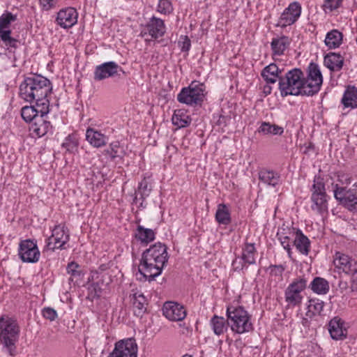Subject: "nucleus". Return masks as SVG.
<instances>
[{"mask_svg":"<svg viewBox=\"0 0 357 357\" xmlns=\"http://www.w3.org/2000/svg\"><path fill=\"white\" fill-rule=\"evenodd\" d=\"M323 84V76L319 66L311 62L306 74L300 68L289 70L285 76L280 78L279 89L282 96H313L319 93Z\"/></svg>","mask_w":357,"mask_h":357,"instance_id":"f257e3e1","label":"nucleus"},{"mask_svg":"<svg viewBox=\"0 0 357 357\" xmlns=\"http://www.w3.org/2000/svg\"><path fill=\"white\" fill-rule=\"evenodd\" d=\"M50 81L46 77L33 75L26 77L20 86V96L26 102H35L37 107H42L40 112L48 114L50 100L48 96L52 92Z\"/></svg>","mask_w":357,"mask_h":357,"instance_id":"f03ea898","label":"nucleus"},{"mask_svg":"<svg viewBox=\"0 0 357 357\" xmlns=\"http://www.w3.org/2000/svg\"><path fill=\"white\" fill-rule=\"evenodd\" d=\"M20 333V328L15 319L7 315L0 317V347L3 353L10 357L18 354Z\"/></svg>","mask_w":357,"mask_h":357,"instance_id":"7ed1b4c3","label":"nucleus"},{"mask_svg":"<svg viewBox=\"0 0 357 357\" xmlns=\"http://www.w3.org/2000/svg\"><path fill=\"white\" fill-rule=\"evenodd\" d=\"M228 324L232 332L243 334L252 331L254 328L251 315L238 301L230 303L227 306Z\"/></svg>","mask_w":357,"mask_h":357,"instance_id":"20e7f679","label":"nucleus"},{"mask_svg":"<svg viewBox=\"0 0 357 357\" xmlns=\"http://www.w3.org/2000/svg\"><path fill=\"white\" fill-rule=\"evenodd\" d=\"M307 280L304 276L294 279L284 290V301L289 308L300 307L304 298L303 292L307 287Z\"/></svg>","mask_w":357,"mask_h":357,"instance_id":"39448f33","label":"nucleus"},{"mask_svg":"<svg viewBox=\"0 0 357 357\" xmlns=\"http://www.w3.org/2000/svg\"><path fill=\"white\" fill-rule=\"evenodd\" d=\"M310 191L312 209L320 214L326 212L328 209V196L324 179L320 176H315Z\"/></svg>","mask_w":357,"mask_h":357,"instance_id":"423d86ee","label":"nucleus"},{"mask_svg":"<svg viewBox=\"0 0 357 357\" xmlns=\"http://www.w3.org/2000/svg\"><path fill=\"white\" fill-rule=\"evenodd\" d=\"M334 197L339 203L351 211H357V182L350 188L333 185Z\"/></svg>","mask_w":357,"mask_h":357,"instance_id":"0eeeda50","label":"nucleus"},{"mask_svg":"<svg viewBox=\"0 0 357 357\" xmlns=\"http://www.w3.org/2000/svg\"><path fill=\"white\" fill-rule=\"evenodd\" d=\"M177 100L182 104L195 106L201 102V83L193 81L188 87H183L177 95Z\"/></svg>","mask_w":357,"mask_h":357,"instance_id":"6e6552de","label":"nucleus"},{"mask_svg":"<svg viewBox=\"0 0 357 357\" xmlns=\"http://www.w3.org/2000/svg\"><path fill=\"white\" fill-rule=\"evenodd\" d=\"M333 264L339 273L357 278V259L348 255L337 252L333 258Z\"/></svg>","mask_w":357,"mask_h":357,"instance_id":"1a4fd4ad","label":"nucleus"},{"mask_svg":"<svg viewBox=\"0 0 357 357\" xmlns=\"http://www.w3.org/2000/svg\"><path fill=\"white\" fill-rule=\"evenodd\" d=\"M70 235L68 230L63 225H56L52 231V235L47 239L46 248L54 251L56 249H66L65 245L68 242Z\"/></svg>","mask_w":357,"mask_h":357,"instance_id":"9d476101","label":"nucleus"},{"mask_svg":"<svg viewBox=\"0 0 357 357\" xmlns=\"http://www.w3.org/2000/svg\"><path fill=\"white\" fill-rule=\"evenodd\" d=\"M163 268L164 266L158 263H154L153 261L142 257L138 267V273H137V276L138 274L139 275L137 279L140 281L145 282L148 280L151 282L161 274Z\"/></svg>","mask_w":357,"mask_h":357,"instance_id":"9b49d317","label":"nucleus"},{"mask_svg":"<svg viewBox=\"0 0 357 357\" xmlns=\"http://www.w3.org/2000/svg\"><path fill=\"white\" fill-rule=\"evenodd\" d=\"M18 255L24 262L36 263L38 261L40 252L36 241L31 239L21 241L19 245Z\"/></svg>","mask_w":357,"mask_h":357,"instance_id":"f8f14e48","label":"nucleus"},{"mask_svg":"<svg viewBox=\"0 0 357 357\" xmlns=\"http://www.w3.org/2000/svg\"><path fill=\"white\" fill-rule=\"evenodd\" d=\"M137 344L133 338L121 340L115 343L108 357H137Z\"/></svg>","mask_w":357,"mask_h":357,"instance_id":"ddd939ff","label":"nucleus"},{"mask_svg":"<svg viewBox=\"0 0 357 357\" xmlns=\"http://www.w3.org/2000/svg\"><path fill=\"white\" fill-rule=\"evenodd\" d=\"M167 249V246L165 244L158 242L144 251L142 257L165 266L169 257Z\"/></svg>","mask_w":357,"mask_h":357,"instance_id":"4468645a","label":"nucleus"},{"mask_svg":"<svg viewBox=\"0 0 357 357\" xmlns=\"http://www.w3.org/2000/svg\"><path fill=\"white\" fill-rule=\"evenodd\" d=\"M297 229L293 227H288L283 225L278 230L276 236L280 241V245L287 251L288 257L292 259V248L291 245L294 244L295 234Z\"/></svg>","mask_w":357,"mask_h":357,"instance_id":"2eb2a0df","label":"nucleus"},{"mask_svg":"<svg viewBox=\"0 0 357 357\" xmlns=\"http://www.w3.org/2000/svg\"><path fill=\"white\" fill-rule=\"evenodd\" d=\"M302 8L298 2L291 3L282 13L279 23L284 27L294 24L300 17Z\"/></svg>","mask_w":357,"mask_h":357,"instance_id":"dca6fc26","label":"nucleus"},{"mask_svg":"<svg viewBox=\"0 0 357 357\" xmlns=\"http://www.w3.org/2000/svg\"><path fill=\"white\" fill-rule=\"evenodd\" d=\"M119 70L123 72L122 68L114 61L105 62L96 66L93 78L96 81H100L114 77L118 73Z\"/></svg>","mask_w":357,"mask_h":357,"instance_id":"f3484780","label":"nucleus"},{"mask_svg":"<svg viewBox=\"0 0 357 357\" xmlns=\"http://www.w3.org/2000/svg\"><path fill=\"white\" fill-rule=\"evenodd\" d=\"M77 17L78 13L76 9L73 7H67L58 12L56 20L60 26L68 29L77 23Z\"/></svg>","mask_w":357,"mask_h":357,"instance_id":"a211bd4d","label":"nucleus"},{"mask_svg":"<svg viewBox=\"0 0 357 357\" xmlns=\"http://www.w3.org/2000/svg\"><path fill=\"white\" fill-rule=\"evenodd\" d=\"M328 331L331 338L335 340H342L347 336L346 324L338 317H335L329 321Z\"/></svg>","mask_w":357,"mask_h":357,"instance_id":"6ab92c4d","label":"nucleus"},{"mask_svg":"<svg viewBox=\"0 0 357 357\" xmlns=\"http://www.w3.org/2000/svg\"><path fill=\"white\" fill-rule=\"evenodd\" d=\"M162 312L165 317L172 321H181L186 316L183 306L174 302H166Z\"/></svg>","mask_w":357,"mask_h":357,"instance_id":"aec40b11","label":"nucleus"},{"mask_svg":"<svg viewBox=\"0 0 357 357\" xmlns=\"http://www.w3.org/2000/svg\"><path fill=\"white\" fill-rule=\"evenodd\" d=\"M165 33V26L163 20L153 17L150 19L144 31L143 36L149 34L152 39H157L162 37Z\"/></svg>","mask_w":357,"mask_h":357,"instance_id":"412c9836","label":"nucleus"},{"mask_svg":"<svg viewBox=\"0 0 357 357\" xmlns=\"http://www.w3.org/2000/svg\"><path fill=\"white\" fill-rule=\"evenodd\" d=\"M130 297L134 314L138 317H142L147 310L148 301L146 298L140 291L135 292Z\"/></svg>","mask_w":357,"mask_h":357,"instance_id":"4be33fe9","label":"nucleus"},{"mask_svg":"<svg viewBox=\"0 0 357 357\" xmlns=\"http://www.w3.org/2000/svg\"><path fill=\"white\" fill-rule=\"evenodd\" d=\"M45 116H40L36 118L34 122H32L29 126L31 134L37 137L45 136L52 128L50 121L44 119Z\"/></svg>","mask_w":357,"mask_h":357,"instance_id":"5701e85b","label":"nucleus"},{"mask_svg":"<svg viewBox=\"0 0 357 357\" xmlns=\"http://www.w3.org/2000/svg\"><path fill=\"white\" fill-rule=\"evenodd\" d=\"M86 139L95 148H101L107 144L108 137L100 131L88 128L86 131Z\"/></svg>","mask_w":357,"mask_h":357,"instance_id":"b1692460","label":"nucleus"},{"mask_svg":"<svg viewBox=\"0 0 357 357\" xmlns=\"http://www.w3.org/2000/svg\"><path fill=\"white\" fill-rule=\"evenodd\" d=\"M344 62V57L336 52H329L324 56V63L331 71H340L343 67Z\"/></svg>","mask_w":357,"mask_h":357,"instance_id":"393cba45","label":"nucleus"},{"mask_svg":"<svg viewBox=\"0 0 357 357\" xmlns=\"http://www.w3.org/2000/svg\"><path fill=\"white\" fill-rule=\"evenodd\" d=\"M341 102L344 108H357V88L354 86H347L345 89Z\"/></svg>","mask_w":357,"mask_h":357,"instance_id":"a878e982","label":"nucleus"},{"mask_svg":"<svg viewBox=\"0 0 357 357\" xmlns=\"http://www.w3.org/2000/svg\"><path fill=\"white\" fill-rule=\"evenodd\" d=\"M343 42V33L338 29H332L325 37L324 44L329 50L339 48Z\"/></svg>","mask_w":357,"mask_h":357,"instance_id":"bb28decb","label":"nucleus"},{"mask_svg":"<svg viewBox=\"0 0 357 357\" xmlns=\"http://www.w3.org/2000/svg\"><path fill=\"white\" fill-rule=\"evenodd\" d=\"M291 39L285 36L277 38H273L271 46L273 51V56H281L288 49L291 44Z\"/></svg>","mask_w":357,"mask_h":357,"instance_id":"cd10ccee","label":"nucleus"},{"mask_svg":"<svg viewBox=\"0 0 357 357\" xmlns=\"http://www.w3.org/2000/svg\"><path fill=\"white\" fill-rule=\"evenodd\" d=\"M293 245L301 254L303 255H308L310 249V241L303 231L298 229H297L295 234Z\"/></svg>","mask_w":357,"mask_h":357,"instance_id":"c85d7f7f","label":"nucleus"},{"mask_svg":"<svg viewBox=\"0 0 357 357\" xmlns=\"http://www.w3.org/2000/svg\"><path fill=\"white\" fill-rule=\"evenodd\" d=\"M42 107L24 106L21 109V116L26 122L32 123L39 118L40 116H46L47 114H43L40 112Z\"/></svg>","mask_w":357,"mask_h":357,"instance_id":"c756f323","label":"nucleus"},{"mask_svg":"<svg viewBox=\"0 0 357 357\" xmlns=\"http://www.w3.org/2000/svg\"><path fill=\"white\" fill-rule=\"evenodd\" d=\"M281 71L275 63L266 66L261 71V75L267 84H274L279 78Z\"/></svg>","mask_w":357,"mask_h":357,"instance_id":"7c9ffc66","label":"nucleus"},{"mask_svg":"<svg viewBox=\"0 0 357 357\" xmlns=\"http://www.w3.org/2000/svg\"><path fill=\"white\" fill-rule=\"evenodd\" d=\"M311 290L317 294H326L330 289L329 282L325 278L316 277L313 279L310 284Z\"/></svg>","mask_w":357,"mask_h":357,"instance_id":"2f4dec72","label":"nucleus"},{"mask_svg":"<svg viewBox=\"0 0 357 357\" xmlns=\"http://www.w3.org/2000/svg\"><path fill=\"white\" fill-rule=\"evenodd\" d=\"M259 179L266 185L275 187L279 183L280 176L273 171L264 169L259 172Z\"/></svg>","mask_w":357,"mask_h":357,"instance_id":"473e14b6","label":"nucleus"},{"mask_svg":"<svg viewBox=\"0 0 357 357\" xmlns=\"http://www.w3.org/2000/svg\"><path fill=\"white\" fill-rule=\"evenodd\" d=\"M324 301L318 298H312L309 300L305 315L308 318H312L314 316L321 314L324 310Z\"/></svg>","mask_w":357,"mask_h":357,"instance_id":"72a5a7b5","label":"nucleus"},{"mask_svg":"<svg viewBox=\"0 0 357 357\" xmlns=\"http://www.w3.org/2000/svg\"><path fill=\"white\" fill-rule=\"evenodd\" d=\"M211 326L214 333L220 335L227 331L228 328V321H227L224 317L214 316L211 320Z\"/></svg>","mask_w":357,"mask_h":357,"instance_id":"f704fd0d","label":"nucleus"},{"mask_svg":"<svg viewBox=\"0 0 357 357\" xmlns=\"http://www.w3.org/2000/svg\"><path fill=\"white\" fill-rule=\"evenodd\" d=\"M256 249L254 243H246L243 248L242 260L244 264L250 265L255 263Z\"/></svg>","mask_w":357,"mask_h":357,"instance_id":"c9c22d12","label":"nucleus"},{"mask_svg":"<svg viewBox=\"0 0 357 357\" xmlns=\"http://www.w3.org/2000/svg\"><path fill=\"white\" fill-rule=\"evenodd\" d=\"M155 233L153 229L139 225L135 233V238L142 243H149L155 239Z\"/></svg>","mask_w":357,"mask_h":357,"instance_id":"e433bc0d","label":"nucleus"},{"mask_svg":"<svg viewBox=\"0 0 357 357\" xmlns=\"http://www.w3.org/2000/svg\"><path fill=\"white\" fill-rule=\"evenodd\" d=\"M218 223L228 225L231 222V215L228 207L225 204H219L215 213Z\"/></svg>","mask_w":357,"mask_h":357,"instance_id":"4c0bfd02","label":"nucleus"},{"mask_svg":"<svg viewBox=\"0 0 357 357\" xmlns=\"http://www.w3.org/2000/svg\"><path fill=\"white\" fill-rule=\"evenodd\" d=\"M17 20V16L11 13L10 12H5L0 16V35H2L3 32H10V26L12 22Z\"/></svg>","mask_w":357,"mask_h":357,"instance_id":"58836bf2","label":"nucleus"},{"mask_svg":"<svg viewBox=\"0 0 357 357\" xmlns=\"http://www.w3.org/2000/svg\"><path fill=\"white\" fill-rule=\"evenodd\" d=\"M62 147L70 153H75L78 150L79 139L75 133L68 135L62 144Z\"/></svg>","mask_w":357,"mask_h":357,"instance_id":"ea45409f","label":"nucleus"},{"mask_svg":"<svg viewBox=\"0 0 357 357\" xmlns=\"http://www.w3.org/2000/svg\"><path fill=\"white\" fill-rule=\"evenodd\" d=\"M66 271L70 275V280L72 282L75 280V282H77L83 278L84 273L80 266L75 261H71L68 264Z\"/></svg>","mask_w":357,"mask_h":357,"instance_id":"a19ab883","label":"nucleus"},{"mask_svg":"<svg viewBox=\"0 0 357 357\" xmlns=\"http://www.w3.org/2000/svg\"><path fill=\"white\" fill-rule=\"evenodd\" d=\"M258 132L264 135H282L284 130L282 127L268 122H263L258 129Z\"/></svg>","mask_w":357,"mask_h":357,"instance_id":"79ce46f5","label":"nucleus"},{"mask_svg":"<svg viewBox=\"0 0 357 357\" xmlns=\"http://www.w3.org/2000/svg\"><path fill=\"white\" fill-rule=\"evenodd\" d=\"M172 121L173 124L178 128H183L189 124V117L182 110L178 109L174 112Z\"/></svg>","mask_w":357,"mask_h":357,"instance_id":"37998d69","label":"nucleus"},{"mask_svg":"<svg viewBox=\"0 0 357 357\" xmlns=\"http://www.w3.org/2000/svg\"><path fill=\"white\" fill-rule=\"evenodd\" d=\"M120 149V143L118 141L113 142L109 144V147L102 151V154L111 160H114L119 155Z\"/></svg>","mask_w":357,"mask_h":357,"instance_id":"c03bdc74","label":"nucleus"},{"mask_svg":"<svg viewBox=\"0 0 357 357\" xmlns=\"http://www.w3.org/2000/svg\"><path fill=\"white\" fill-rule=\"evenodd\" d=\"M343 0H324L322 9L326 13L337 10L342 6Z\"/></svg>","mask_w":357,"mask_h":357,"instance_id":"a18cd8bd","label":"nucleus"},{"mask_svg":"<svg viewBox=\"0 0 357 357\" xmlns=\"http://www.w3.org/2000/svg\"><path fill=\"white\" fill-rule=\"evenodd\" d=\"M10 32L4 31L2 35H0V38L6 46L16 48L19 41L17 39L10 37Z\"/></svg>","mask_w":357,"mask_h":357,"instance_id":"49530a36","label":"nucleus"},{"mask_svg":"<svg viewBox=\"0 0 357 357\" xmlns=\"http://www.w3.org/2000/svg\"><path fill=\"white\" fill-rule=\"evenodd\" d=\"M157 10L160 13H169L172 10V3L169 0H160Z\"/></svg>","mask_w":357,"mask_h":357,"instance_id":"de8ad7c7","label":"nucleus"},{"mask_svg":"<svg viewBox=\"0 0 357 357\" xmlns=\"http://www.w3.org/2000/svg\"><path fill=\"white\" fill-rule=\"evenodd\" d=\"M59 0H38L39 5L43 11L54 9Z\"/></svg>","mask_w":357,"mask_h":357,"instance_id":"09e8293b","label":"nucleus"},{"mask_svg":"<svg viewBox=\"0 0 357 357\" xmlns=\"http://www.w3.org/2000/svg\"><path fill=\"white\" fill-rule=\"evenodd\" d=\"M139 193L141 195L142 199H145L149 195L151 188H149L148 182L146 179L142 180L138 187Z\"/></svg>","mask_w":357,"mask_h":357,"instance_id":"8fccbe9b","label":"nucleus"},{"mask_svg":"<svg viewBox=\"0 0 357 357\" xmlns=\"http://www.w3.org/2000/svg\"><path fill=\"white\" fill-rule=\"evenodd\" d=\"M43 316L50 321H52L57 317V313L56 310L52 307H45L43 310Z\"/></svg>","mask_w":357,"mask_h":357,"instance_id":"3c124183","label":"nucleus"},{"mask_svg":"<svg viewBox=\"0 0 357 357\" xmlns=\"http://www.w3.org/2000/svg\"><path fill=\"white\" fill-rule=\"evenodd\" d=\"M178 43L181 51L187 52L190 50V40L188 38V36H181Z\"/></svg>","mask_w":357,"mask_h":357,"instance_id":"603ef678","label":"nucleus"},{"mask_svg":"<svg viewBox=\"0 0 357 357\" xmlns=\"http://www.w3.org/2000/svg\"><path fill=\"white\" fill-rule=\"evenodd\" d=\"M284 269L285 268L282 265H274L270 266V273L272 275L282 276Z\"/></svg>","mask_w":357,"mask_h":357,"instance_id":"864d4df0","label":"nucleus"},{"mask_svg":"<svg viewBox=\"0 0 357 357\" xmlns=\"http://www.w3.org/2000/svg\"><path fill=\"white\" fill-rule=\"evenodd\" d=\"M272 87L269 84H266L263 87V93L267 96L271 93Z\"/></svg>","mask_w":357,"mask_h":357,"instance_id":"5fc2aeb1","label":"nucleus"},{"mask_svg":"<svg viewBox=\"0 0 357 357\" xmlns=\"http://www.w3.org/2000/svg\"><path fill=\"white\" fill-rule=\"evenodd\" d=\"M338 181L342 184V185H349L351 183V178L349 177V176H347L344 181H342L341 178H340V176H338Z\"/></svg>","mask_w":357,"mask_h":357,"instance_id":"6e6d98bb","label":"nucleus"},{"mask_svg":"<svg viewBox=\"0 0 357 357\" xmlns=\"http://www.w3.org/2000/svg\"><path fill=\"white\" fill-rule=\"evenodd\" d=\"M107 269V266L106 264H102L99 266V270L101 271H104Z\"/></svg>","mask_w":357,"mask_h":357,"instance_id":"4d7b16f0","label":"nucleus"},{"mask_svg":"<svg viewBox=\"0 0 357 357\" xmlns=\"http://www.w3.org/2000/svg\"><path fill=\"white\" fill-rule=\"evenodd\" d=\"M307 323V318H303V321H302V324L303 325H305Z\"/></svg>","mask_w":357,"mask_h":357,"instance_id":"13d9d810","label":"nucleus"},{"mask_svg":"<svg viewBox=\"0 0 357 357\" xmlns=\"http://www.w3.org/2000/svg\"><path fill=\"white\" fill-rule=\"evenodd\" d=\"M182 357H192V356L187 354L183 355Z\"/></svg>","mask_w":357,"mask_h":357,"instance_id":"bf43d9fd","label":"nucleus"}]
</instances>
